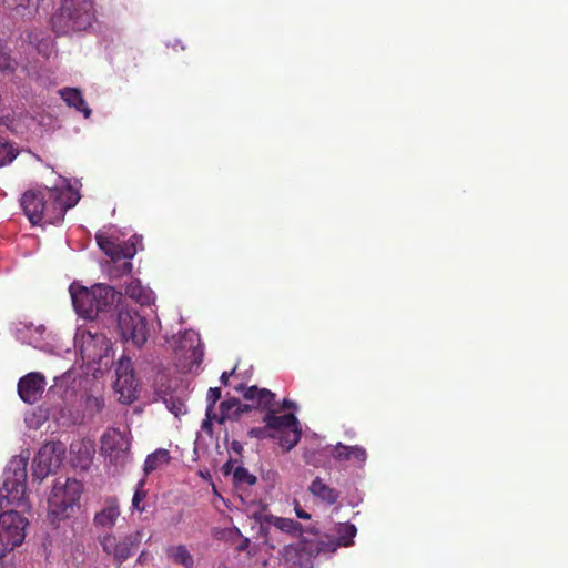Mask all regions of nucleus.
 Here are the masks:
<instances>
[{
  "label": "nucleus",
  "instance_id": "nucleus-1",
  "mask_svg": "<svg viewBox=\"0 0 568 568\" xmlns=\"http://www.w3.org/2000/svg\"><path fill=\"white\" fill-rule=\"evenodd\" d=\"M20 203L32 225L41 222L57 224L63 220L67 210L74 205L63 203L62 192L57 187L28 190L22 194Z\"/></svg>",
  "mask_w": 568,
  "mask_h": 568
},
{
  "label": "nucleus",
  "instance_id": "nucleus-2",
  "mask_svg": "<svg viewBox=\"0 0 568 568\" xmlns=\"http://www.w3.org/2000/svg\"><path fill=\"white\" fill-rule=\"evenodd\" d=\"M276 413V410L267 412L263 418L265 426L251 428L248 436L257 439H276L278 445L288 452L301 439L300 422L294 414L277 416Z\"/></svg>",
  "mask_w": 568,
  "mask_h": 568
},
{
  "label": "nucleus",
  "instance_id": "nucleus-3",
  "mask_svg": "<svg viewBox=\"0 0 568 568\" xmlns=\"http://www.w3.org/2000/svg\"><path fill=\"white\" fill-rule=\"evenodd\" d=\"M94 19L92 0H61V7L51 18L52 28L58 34L82 31Z\"/></svg>",
  "mask_w": 568,
  "mask_h": 568
},
{
  "label": "nucleus",
  "instance_id": "nucleus-4",
  "mask_svg": "<svg viewBox=\"0 0 568 568\" xmlns=\"http://www.w3.org/2000/svg\"><path fill=\"white\" fill-rule=\"evenodd\" d=\"M29 457L14 456L3 471V483L0 488V508L12 505L23 508L27 491V466Z\"/></svg>",
  "mask_w": 568,
  "mask_h": 568
},
{
  "label": "nucleus",
  "instance_id": "nucleus-5",
  "mask_svg": "<svg viewBox=\"0 0 568 568\" xmlns=\"http://www.w3.org/2000/svg\"><path fill=\"white\" fill-rule=\"evenodd\" d=\"M116 331L124 343L131 342L136 348H141L148 341L149 329L146 320L138 311L122 307L118 311Z\"/></svg>",
  "mask_w": 568,
  "mask_h": 568
},
{
  "label": "nucleus",
  "instance_id": "nucleus-6",
  "mask_svg": "<svg viewBox=\"0 0 568 568\" xmlns=\"http://www.w3.org/2000/svg\"><path fill=\"white\" fill-rule=\"evenodd\" d=\"M82 493V485L75 479L59 480L52 487L48 499L50 513L59 519L68 518Z\"/></svg>",
  "mask_w": 568,
  "mask_h": 568
},
{
  "label": "nucleus",
  "instance_id": "nucleus-7",
  "mask_svg": "<svg viewBox=\"0 0 568 568\" xmlns=\"http://www.w3.org/2000/svg\"><path fill=\"white\" fill-rule=\"evenodd\" d=\"M28 524L27 518L17 510L0 514V558L23 542Z\"/></svg>",
  "mask_w": 568,
  "mask_h": 568
},
{
  "label": "nucleus",
  "instance_id": "nucleus-8",
  "mask_svg": "<svg viewBox=\"0 0 568 568\" xmlns=\"http://www.w3.org/2000/svg\"><path fill=\"white\" fill-rule=\"evenodd\" d=\"M143 538V530H136L118 538L113 534H105L98 538L102 550L112 557L114 565L120 567L139 548Z\"/></svg>",
  "mask_w": 568,
  "mask_h": 568
},
{
  "label": "nucleus",
  "instance_id": "nucleus-9",
  "mask_svg": "<svg viewBox=\"0 0 568 568\" xmlns=\"http://www.w3.org/2000/svg\"><path fill=\"white\" fill-rule=\"evenodd\" d=\"M64 455V449L60 443L44 444L36 455L32 462V476L42 480L50 473L60 467Z\"/></svg>",
  "mask_w": 568,
  "mask_h": 568
},
{
  "label": "nucleus",
  "instance_id": "nucleus-10",
  "mask_svg": "<svg viewBox=\"0 0 568 568\" xmlns=\"http://www.w3.org/2000/svg\"><path fill=\"white\" fill-rule=\"evenodd\" d=\"M131 443L125 434L119 430L105 433L101 438V453L115 467H124L130 459Z\"/></svg>",
  "mask_w": 568,
  "mask_h": 568
},
{
  "label": "nucleus",
  "instance_id": "nucleus-11",
  "mask_svg": "<svg viewBox=\"0 0 568 568\" xmlns=\"http://www.w3.org/2000/svg\"><path fill=\"white\" fill-rule=\"evenodd\" d=\"M116 379L114 390L120 395L122 403H131L136 398L138 381L134 376V369L131 358L122 356L115 367Z\"/></svg>",
  "mask_w": 568,
  "mask_h": 568
},
{
  "label": "nucleus",
  "instance_id": "nucleus-12",
  "mask_svg": "<svg viewBox=\"0 0 568 568\" xmlns=\"http://www.w3.org/2000/svg\"><path fill=\"white\" fill-rule=\"evenodd\" d=\"M356 531L357 529L353 524H339L336 528V538H329L327 541L320 540L314 547L312 545L310 547L303 546L302 550L307 551L311 555H318L321 552H334L338 547L351 546L353 544Z\"/></svg>",
  "mask_w": 568,
  "mask_h": 568
},
{
  "label": "nucleus",
  "instance_id": "nucleus-13",
  "mask_svg": "<svg viewBox=\"0 0 568 568\" xmlns=\"http://www.w3.org/2000/svg\"><path fill=\"white\" fill-rule=\"evenodd\" d=\"M70 294L75 312L84 318H98L95 284L91 288L70 286Z\"/></svg>",
  "mask_w": 568,
  "mask_h": 568
},
{
  "label": "nucleus",
  "instance_id": "nucleus-14",
  "mask_svg": "<svg viewBox=\"0 0 568 568\" xmlns=\"http://www.w3.org/2000/svg\"><path fill=\"white\" fill-rule=\"evenodd\" d=\"M172 347L174 351L181 352L182 356L193 364H200L203 352L200 348V337L194 331H185L178 337L173 336Z\"/></svg>",
  "mask_w": 568,
  "mask_h": 568
},
{
  "label": "nucleus",
  "instance_id": "nucleus-15",
  "mask_svg": "<svg viewBox=\"0 0 568 568\" xmlns=\"http://www.w3.org/2000/svg\"><path fill=\"white\" fill-rule=\"evenodd\" d=\"M44 387V376L41 373L33 372L20 378L18 393L24 403L34 404L41 398Z\"/></svg>",
  "mask_w": 568,
  "mask_h": 568
},
{
  "label": "nucleus",
  "instance_id": "nucleus-16",
  "mask_svg": "<svg viewBox=\"0 0 568 568\" xmlns=\"http://www.w3.org/2000/svg\"><path fill=\"white\" fill-rule=\"evenodd\" d=\"M98 317L104 316L115 310L121 300L122 293L108 284H95Z\"/></svg>",
  "mask_w": 568,
  "mask_h": 568
},
{
  "label": "nucleus",
  "instance_id": "nucleus-17",
  "mask_svg": "<svg viewBox=\"0 0 568 568\" xmlns=\"http://www.w3.org/2000/svg\"><path fill=\"white\" fill-rule=\"evenodd\" d=\"M111 349V344L108 338L102 334L88 333V337L84 339L82 345V353L87 355L89 361L101 362L108 352Z\"/></svg>",
  "mask_w": 568,
  "mask_h": 568
},
{
  "label": "nucleus",
  "instance_id": "nucleus-18",
  "mask_svg": "<svg viewBox=\"0 0 568 568\" xmlns=\"http://www.w3.org/2000/svg\"><path fill=\"white\" fill-rule=\"evenodd\" d=\"M120 506L118 499L109 497L105 499L104 506L94 515L93 525L98 528L112 529L120 516Z\"/></svg>",
  "mask_w": 568,
  "mask_h": 568
},
{
  "label": "nucleus",
  "instance_id": "nucleus-19",
  "mask_svg": "<svg viewBox=\"0 0 568 568\" xmlns=\"http://www.w3.org/2000/svg\"><path fill=\"white\" fill-rule=\"evenodd\" d=\"M308 491L316 498L321 499L323 503L327 505L335 504L341 494L338 490L329 487L324 483V480L320 477H316L311 485L308 486Z\"/></svg>",
  "mask_w": 568,
  "mask_h": 568
},
{
  "label": "nucleus",
  "instance_id": "nucleus-20",
  "mask_svg": "<svg viewBox=\"0 0 568 568\" xmlns=\"http://www.w3.org/2000/svg\"><path fill=\"white\" fill-rule=\"evenodd\" d=\"M63 101L79 112H81L85 119L90 118L91 109L87 105L82 93L79 89L75 88H63L59 91Z\"/></svg>",
  "mask_w": 568,
  "mask_h": 568
},
{
  "label": "nucleus",
  "instance_id": "nucleus-21",
  "mask_svg": "<svg viewBox=\"0 0 568 568\" xmlns=\"http://www.w3.org/2000/svg\"><path fill=\"white\" fill-rule=\"evenodd\" d=\"M125 294L141 305H149L153 301L152 291L143 287L139 281L129 283Z\"/></svg>",
  "mask_w": 568,
  "mask_h": 568
},
{
  "label": "nucleus",
  "instance_id": "nucleus-22",
  "mask_svg": "<svg viewBox=\"0 0 568 568\" xmlns=\"http://www.w3.org/2000/svg\"><path fill=\"white\" fill-rule=\"evenodd\" d=\"M237 398L236 397H230L224 399L220 404V410L221 414L219 415V418H216V422L219 424H224L226 420H239L241 418L240 410H237Z\"/></svg>",
  "mask_w": 568,
  "mask_h": 568
},
{
  "label": "nucleus",
  "instance_id": "nucleus-23",
  "mask_svg": "<svg viewBox=\"0 0 568 568\" xmlns=\"http://www.w3.org/2000/svg\"><path fill=\"white\" fill-rule=\"evenodd\" d=\"M95 237L100 248L112 258H131L134 254V252H131V250L125 252L123 250H119V247L111 240L103 235L98 234Z\"/></svg>",
  "mask_w": 568,
  "mask_h": 568
},
{
  "label": "nucleus",
  "instance_id": "nucleus-24",
  "mask_svg": "<svg viewBox=\"0 0 568 568\" xmlns=\"http://www.w3.org/2000/svg\"><path fill=\"white\" fill-rule=\"evenodd\" d=\"M170 462V453L166 449H156L150 454L144 463V473L148 475Z\"/></svg>",
  "mask_w": 568,
  "mask_h": 568
},
{
  "label": "nucleus",
  "instance_id": "nucleus-25",
  "mask_svg": "<svg viewBox=\"0 0 568 568\" xmlns=\"http://www.w3.org/2000/svg\"><path fill=\"white\" fill-rule=\"evenodd\" d=\"M166 554L168 557L176 564L183 565L186 568H191L193 566V558L187 548L183 545L168 548Z\"/></svg>",
  "mask_w": 568,
  "mask_h": 568
},
{
  "label": "nucleus",
  "instance_id": "nucleus-26",
  "mask_svg": "<svg viewBox=\"0 0 568 568\" xmlns=\"http://www.w3.org/2000/svg\"><path fill=\"white\" fill-rule=\"evenodd\" d=\"M275 528L280 531L286 532L292 537H300L304 532L302 524L291 518L280 517V519H273Z\"/></svg>",
  "mask_w": 568,
  "mask_h": 568
},
{
  "label": "nucleus",
  "instance_id": "nucleus-27",
  "mask_svg": "<svg viewBox=\"0 0 568 568\" xmlns=\"http://www.w3.org/2000/svg\"><path fill=\"white\" fill-rule=\"evenodd\" d=\"M252 519L258 525V534L263 537H267L270 534L271 527H275V523L273 519H280V517L264 514L263 511H257L252 515Z\"/></svg>",
  "mask_w": 568,
  "mask_h": 568
},
{
  "label": "nucleus",
  "instance_id": "nucleus-28",
  "mask_svg": "<svg viewBox=\"0 0 568 568\" xmlns=\"http://www.w3.org/2000/svg\"><path fill=\"white\" fill-rule=\"evenodd\" d=\"M257 481V478L255 475L251 474L246 468H244L242 465H239L233 470V483L235 486H253Z\"/></svg>",
  "mask_w": 568,
  "mask_h": 568
},
{
  "label": "nucleus",
  "instance_id": "nucleus-29",
  "mask_svg": "<svg viewBox=\"0 0 568 568\" xmlns=\"http://www.w3.org/2000/svg\"><path fill=\"white\" fill-rule=\"evenodd\" d=\"M13 10L17 14H20L22 18H31L36 11L37 6L33 0H12Z\"/></svg>",
  "mask_w": 568,
  "mask_h": 568
},
{
  "label": "nucleus",
  "instance_id": "nucleus-30",
  "mask_svg": "<svg viewBox=\"0 0 568 568\" xmlns=\"http://www.w3.org/2000/svg\"><path fill=\"white\" fill-rule=\"evenodd\" d=\"M17 156L13 146L2 136H0V166L11 163Z\"/></svg>",
  "mask_w": 568,
  "mask_h": 568
},
{
  "label": "nucleus",
  "instance_id": "nucleus-31",
  "mask_svg": "<svg viewBox=\"0 0 568 568\" xmlns=\"http://www.w3.org/2000/svg\"><path fill=\"white\" fill-rule=\"evenodd\" d=\"M17 67L18 62L10 55V53L0 50V72L10 75L14 73Z\"/></svg>",
  "mask_w": 568,
  "mask_h": 568
},
{
  "label": "nucleus",
  "instance_id": "nucleus-32",
  "mask_svg": "<svg viewBox=\"0 0 568 568\" xmlns=\"http://www.w3.org/2000/svg\"><path fill=\"white\" fill-rule=\"evenodd\" d=\"M274 398H275V394L272 393L270 389L260 388L256 408L262 409V410H267V412L274 410L272 408Z\"/></svg>",
  "mask_w": 568,
  "mask_h": 568
},
{
  "label": "nucleus",
  "instance_id": "nucleus-33",
  "mask_svg": "<svg viewBox=\"0 0 568 568\" xmlns=\"http://www.w3.org/2000/svg\"><path fill=\"white\" fill-rule=\"evenodd\" d=\"M103 407H104V399L102 397H97L93 395H90L87 397L85 408L90 414H92V415L98 414L102 410Z\"/></svg>",
  "mask_w": 568,
  "mask_h": 568
},
{
  "label": "nucleus",
  "instance_id": "nucleus-34",
  "mask_svg": "<svg viewBox=\"0 0 568 568\" xmlns=\"http://www.w3.org/2000/svg\"><path fill=\"white\" fill-rule=\"evenodd\" d=\"M164 403H165L168 409L172 414H174L176 417L179 415L185 413L184 404L180 399L174 398L173 396H170L169 398H164Z\"/></svg>",
  "mask_w": 568,
  "mask_h": 568
},
{
  "label": "nucleus",
  "instance_id": "nucleus-35",
  "mask_svg": "<svg viewBox=\"0 0 568 568\" xmlns=\"http://www.w3.org/2000/svg\"><path fill=\"white\" fill-rule=\"evenodd\" d=\"M237 392L243 393V397L246 400L256 402L258 399L260 388L257 386H245L244 384H240L236 388Z\"/></svg>",
  "mask_w": 568,
  "mask_h": 568
},
{
  "label": "nucleus",
  "instance_id": "nucleus-36",
  "mask_svg": "<svg viewBox=\"0 0 568 568\" xmlns=\"http://www.w3.org/2000/svg\"><path fill=\"white\" fill-rule=\"evenodd\" d=\"M351 450V446H345L343 444H337L333 449H332V457L337 459V460H351V453L348 452Z\"/></svg>",
  "mask_w": 568,
  "mask_h": 568
},
{
  "label": "nucleus",
  "instance_id": "nucleus-37",
  "mask_svg": "<svg viewBox=\"0 0 568 568\" xmlns=\"http://www.w3.org/2000/svg\"><path fill=\"white\" fill-rule=\"evenodd\" d=\"M221 398V389L219 387H211L207 392L206 402L207 407L206 410L212 413L214 410V406L216 402Z\"/></svg>",
  "mask_w": 568,
  "mask_h": 568
},
{
  "label": "nucleus",
  "instance_id": "nucleus-38",
  "mask_svg": "<svg viewBox=\"0 0 568 568\" xmlns=\"http://www.w3.org/2000/svg\"><path fill=\"white\" fill-rule=\"evenodd\" d=\"M143 486H144V479H141L138 484V487L135 489V493L133 495V498H132V506L134 509H138L140 511L143 510L142 507H140V504L141 501L145 498V493L143 491Z\"/></svg>",
  "mask_w": 568,
  "mask_h": 568
},
{
  "label": "nucleus",
  "instance_id": "nucleus-39",
  "mask_svg": "<svg viewBox=\"0 0 568 568\" xmlns=\"http://www.w3.org/2000/svg\"><path fill=\"white\" fill-rule=\"evenodd\" d=\"M205 416L206 418L202 422L201 428L205 433L211 434L213 432V420H216V418H219V415H216L214 410L212 413L206 410Z\"/></svg>",
  "mask_w": 568,
  "mask_h": 568
},
{
  "label": "nucleus",
  "instance_id": "nucleus-40",
  "mask_svg": "<svg viewBox=\"0 0 568 568\" xmlns=\"http://www.w3.org/2000/svg\"><path fill=\"white\" fill-rule=\"evenodd\" d=\"M351 459L357 460L359 463H364L366 459V452L364 448L359 446H351Z\"/></svg>",
  "mask_w": 568,
  "mask_h": 568
},
{
  "label": "nucleus",
  "instance_id": "nucleus-41",
  "mask_svg": "<svg viewBox=\"0 0 568 568\" xmlns=\"http://www.w3.org/2000/svg\"><path fill=\"white\" fill-rule=\"evenodd\" d=\"M71 377V374L69 372L62 374L61 376L54 377V385L51 387V389H54L55 387H63L67 386L69 378Z\"/></svg>",
  "mask_w": 568,
  "mask_h": 568
},
{
  "label": "nucleus",
  "instance_id": "nucleus-42",
  "mask_svg": "<svg viewBox=\"0 0 568 568\" xmlns=\"http://www.w3.org/2000/svg\"><path fill=\"white\" fill-rule=\"evenodd\" d=\"M237 463H241L240 460L237 459H232L230 458L223 466H222V471L224 473V475H230L232 474L233 475V470L235 468L234 467V464H237Z\"/></svg>",
  "mask_w": 568,
  "mask_h": 568
},
{
  "label": "nucleus",
  "instance_id": "nucleus-43",
  "mask_svg": "<svg viewBox=\"0 0 568 568\" xmlns=\"http://www.w3.org/2000/svg\"><path fill=\"white\" fill-rule=\"evenodd\" d=\"M237 410H240V415L242 416L245 413L251 412L255 406L250 404H242L241 400L237 398Z\"/></svg>",
  "mask_w": 568,
  "mask_h": 568
},
{
  "label": "nucleus",
  "instance_id": "nucleus-44",
  "mask_svg": "<svg viewBox=\"0 0 568 568\" xmlns=\"http://www.w3.org/2000/svg\"><path fill=\"white\" fill-rule=\"evenodd\" d=\"M295 514L298 518L301 519H310L311 518V515L308 513H306L305 510H303L298 504H296L295 506Z\"/></svg>",
  "mask_w": 568,
  "mask_h": 568
},
{
  "label": "nucleus",
  "instance_id": "nucleus-45",
  "mask_svg": "<svg viewBox=\"0 0 568 568\" xmlns=\"http://www.w3.org/2000/svg\"><path fill=\"white\" fill-rule=\"evenodd\" d=\"M230 448H231L234 453H236V454H239V455H241V454H242V452H243V446H242V444H241L240 442H237V440H233V442L231 443Z\"/></svg>",
  "mask_w": 568,
  "mask_h": 568
},
{
  "label": "nucleus",
  "instance_id": "nucleus-46",
  "mask_svg": "<svg viewBox=\"0 0 568 568\" xmlns=\"http://www.w3.org/2000/svg\"><path fill=\"white\" fill-rule=\"evenodd\" d=\"M282 408L283 409H297V405H296V403H294L291 399H284L282 402Z\"/></svg>",
  "mask_w": 568,
  "mask_h": 568
},
{
  "label": "nucleus",
  "instance_id": "nucleus-47",
  "mask_svg": "<svg viewBox=\"0 0 568 568\" xmlns=\"http://www.w3.org/2000/svg\"><path fill=\"white\" fill-rule=\"evenodd\" d=\"M234 371H235V368H234V369H232V372H230V373H229V372H223V373H222V375H221V377H220V381H221V383H222L223 385H227V383H229V377H230V375H232V374L234 373Z\"/></svg>",
  "mask_w": 568,
  "mask_h": 568
},
{
  "label": "nucleus",
  "instance_id": "nucleus-48",
  "mask_svg": "<svg viewBox=\"0 0 568 568\" xmlns=\"http://www.w3.org/2000/svg\"><path fill=\"white\" fill-rule=\"evenodd\" d=\"M145 555H146V552L142 551L140 554V556L138 557L136 562L142 565L144 562V560H145Z\"/></svg>",
  "mask_w": 568,
  "mask_h": 568
},
{
  "label": "nucleus",
  "instance_id": "nucleus-49",
  "mask_svg": "<svg viewBox=\"0 0 568 568\" xmlns=\"http://www.w3.org/2000/svg\"><path fill=\"white\" fill-rule=\"evenodd\" d=\"M305 531H308V532H311L313 535H318V530L315 527H310L307 529H304V532Z\"/></svg>",
  "mask_w": 568,
  "mask_h": 568
},
{
  "label": "nucleus",
  "instance_id": "nucleus-50",
  "mask_svg": "<svg viewBox=\"0 0 568 568\" xmlns=\"http://www.w3.org/2000/svg\"><path fill=\"white\" fill-rule=\"evenodd\" d=\"M244 547H245V544H242V545L239 547V549H240V550H243V549H244Z\"/></svg>",
  "mask_w": 568,
  "mask_h": 568
}]
</instances>
